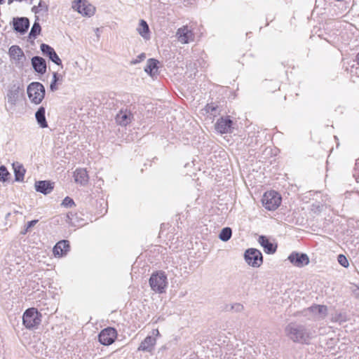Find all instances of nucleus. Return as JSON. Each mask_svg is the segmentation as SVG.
Here are the masks:
<instances>
[{"label":"nucleus","mask_w":359,"mask_h":359,"mask_svg":"<svg viewBox=\"0 0 359 359\" xmlns=\"http://www.w3.org/2000/svg\"><path fill=\"white\" fill-rule=\"evenodd\" d=\"M285 332L289 339L299 344H308L315 336V332H313L311 328L295 323H289L286 326Z\"/></svg>","instance_id":"obj_1"},{"label":"nucleus","mask_w":359,"mask_h":359,"mask_svg":"<svg viewBox=\"0 0 359 359\" xmlns=\"http://www.w3.org/2000/svg\"><path fill=\"white\" fill-rule=\"evenodd\" d=\"M27 93L29 101L32 104H39L44 99L46 90L42 83L32 82L27 88Z\"/></svg>","instance_id":"obj_2"},{"label":"nucleus","mask_w":359,"mask_h":359,"mask_svg":"<svg viewBox=\"0 0 359 359\" xmlns=\"http://www.w3.org/2000/svg\"><path fill=\"white\" fill-rule=\"evenodd\" d=\"M41 313L36 308H29L23 313L22 323L27 329H36L41 324Z\"/></svg>","instance_id":"obj_3"},{"label":"nucleus","mask_w":359,"mask_h":359,"mask_svg":"<svg viewBox=\"0 0 359 359\" xmlns=\"http://www.w3.org/2000/svg\"><path fill=\"white\" fill-rule=\"evenodd\" d=\"M149 285L153 291L157 293H163L168 286V278L165 272L162 271L153 273L149 278Z\"/></svg>","instance_id":"obj_4"},{"label":"nucleus","mask_w":359,"mask_h":359,"mask_svg":"<svg viewBox=\"0 0 359 359\" xmlns=\"http://www.w3.org/2000/svg\"><path fill=\"white\" fill-rule=\"evenodd\" d=\"M263 206L268 210H276L281 203V197L275 191L266 192L262 199Z\"/></svg>","instance_id":"obj_5"},{"label":"nucleus","mask_w":359,"mask_h":359,"mask_svg":"<svg viewBox=\"0 0 359 359\" xmlns=\"http://www.w3.org/2000/svg\"><path fill=\"white\" fill-rule=\"evenodd\" d=\"M244 258L248 265L257 268L263 263V256L262 252L255 248H249L244 253Z\"/></svg>","instance_id":"obj_6"},{"label":"nucleus","mask_w":359,"mask_h":359,"mask_svg":"<svg viewBox=\"0 0 359 359\" xmlns=\"http://www.w3.org/2000/svg\"><path fill=\"white\" fill-rule=\"evenodd\" d=\"M72 8L83 16L90 17L95 14V8L86 0L72 1Z\"/></svg>","instance_id":"obj_7"},{"label":"nucleus","mask_w":359,"mask_h":359,"mask_svg":"<svg viewBox=\"0 0 359 359\" xmlns=\"http://www.w3.org/2000/svg\"><path fill=\"white\" fill-rule=\"evenodd\" d=\"M116 337V330L113 327H107L101 331L98 338L102 344L109 346L114 343Z\"/></svg>","instance_id":"obj_8"},{"label":"nucleus","mask_w":359,"mask_h":359,"mask_svg":"<svg viewBox=\"0 0 359 359\" xmlns=\"http://www.w3.org/2000/svg\"><path fill=\"white\" fill-rule=\"evenodd\" d=\"M176 36L178 41L183 44L193 41L194 39V35L192 31L187 26H183L179 28L177 31Z\"/></svg>","instance_id":"obj_9"},{"label":"nucleus","mask_w":359,"mask_h":359,"mask_svg":"<svg viewBox=\"0 0 359 359\" xmlns=\"http://www.w3.org/2000/svg\"><path fill=\"white\" fill-rule=\"evenodd\" d=\"M289 261L295 266L302 267L309 263V259L306 254L292 252L288 257Z\"/></svg>","instance_id":"obj_10"},{"label":"nucleus","mask_w":359,"mask_h":359,"mask_svg":"<svg viewBox=\"0 0 359 359\" xmlns=\"http://www.w3.org/2000/svg\"><path fill=\"white\" fill-rule=\"evenodd\" d=\"M232 124L233 122L229 117H221L217 121L215 128L221 134L229 133L231 132Z\"/></svg>","instance_id":"obj_11"},{"label":"nucleus","mask_w":359,"mask_h":359,"mask_svg":"<svg viewBox=\"0 0 359 359\" xmlns=\"http://www.w3.org/2000/svg\"><path fill=\"white\" fill-rule=\"evenodd\" d=\"M43 54L49 57V59L57 65H62V61L55 50L49 45L42 43L40 46Z\"/></svg>","instance_id":"obj_12"},{"label":"nucleus","mask_w":359,"mask_h":359,"mask_svg":"<svg viewBox=\"0 0 359 359\" xmlns=\"http://www.w3.org/2000/svg\"><path fill=\"white\" fill-rule=\"evenodd\" d=\"M13 29L20 34H25L29 27V21L27 18H13Z\"/></svg>","instance_id":"obj_13"},{"label":"nucleus","mask_w":359,"mask_h":359,"mask_svg":"<svg viewBox=\"0 0 359 359\" xmlns=\"http://www.w3.org/2000/svg\"><path fill=\"white\" fill-rule=\"evenodd\" d=\"M35 189L36 191L45 195L50 194L54 188V182L50 181H35Z\"/></svg>","instance_id":"obj_14"},{"label":"nucleus","mask_w":359,"mask_h":359,"mask_svg":"<svg viewBox=\"0 0 359 359\" xmlns=\"http://www.w3.org/2000/svg\"><path fill=\"white\" fill-rule=\"evenodd\" d=\"M258 241L266 253L273 254L276 251L277 245L270 242L266 236H260Z\"/></svg>","instance_id":"obj_15"},{"label":"nucleus","mask_w":359,"mask_h":359,"mask_svg":"<svg viewBox=\"0 0 359 359\" xmlns=\"http://www.w3.org/2000/svg\"><path fill=\"white\" fill-rule=\"evenodd\" d=\"M69 243L68 241L62 240L56 243L53 248L55 256H62L69 250Z\"/></svg>","instance_id":"obj_16"},{"label":"nucleus","mask_w":359,"mask_h":359,"mask_svg":"<svg viewBox=\"0 0 359 359\" xmlns=\"http://www.w3.org/2000/svg\"><path fill=\"white\" fill-rule=\"evenodd\" d=\"M32 65L34 69L39 73L44 74L46 71V63L43 58L34 56L32 58Z\"/></svg>","instance_id":"obj_17"},{"label":"nucleus","mask_w":359,"mask_h":359,"mask_svg":"<svg viewBox=\"0 0 359 359\" xmlns=\"http://www.w3.org/2000/svg\"><path fill=\"white\" fill-rule=\"evenodd\" d=\"M312 313L313 316L318 319H323L327 313V307L324 305H314L307 309Z\"/></svg>","instance_id":"obj_18"},{"label":"nucleus","mask_w":359,"mask_h":359,"mask_svg":"<svg viewBox=\"0 0 359 359\" xmlns=\"http://www.w3.org/2000/svg\"><path fill=\"white\" fill-rule=\"evenodd\" d=\"M133 115L128 111H120L116 116V121L118 124L126 126L132 121Z\"/></svg>","instance_id":"obj_19"},{"label":"nucleus","mask_w":359,"mask_h":359,"mask_svg":"<svg viewBox=\"0 0 359 359\" xmlns=\"http://www.w3.org/2000/svg\"><path fill=\"white\" fill-rule=\"evenodd\" d=\"M156 339L152 337L148 336L140 344L138 350L151 352L156 344Z\"/></svg>","instance_id":"obj_20"},{"label":"nucleus","mask_w":359,"mask_h":359,"mask_svg":"<svg viewBox=\"0 0 359 359\" xmlns=\"http://www.w3.org/2000/svg\"><path fill=\"white\" fill-rule=\"evenodd\" d=\"M9 55L13 60L18 61V62H22V60L25 58L23 51L18 46H12L9 48Z\"/></svg>","instance_id":"obj_21"},{"label":"nucleus","mask_w":359,"mask_h":359,"mask_svg":"<svg viewBox=\"0 0 359 359\" xmlns=\"http://www.w3.org/2000/svg\"><path fill=\"white\" fill-rule=\"evenodd\" d=\"M46 109L43 107H40L35 113V118L38 124L43 128L48 127L46 118Z\"/></svg>","instance_id":"obj_22"},{"label":"nucleus","mask_w":359,"mask_h":359,"mask_svg":"<svg viewBox=\"0 0 359 359\" xmlns=\"http://www.w3.org/2000/svg\"><path fill=\"white\" fill-rule=\"evenodd\" d=\"M19 97V87L13 86H12L7 93L8 102L13 106L16 104V102Z\"/></svg>","instance_id":"obj_23"},{"label":"nucleus","mask_w":359,"mask_h":359,"mask_svg":"<svg viewBox=\"0 0 359 359\" xmlns=\"http://www.w3.org/2000/svg\"><path fill=\"white\" fill-rule=\"evenodd\" d=\"M13 169L15 174V180H23L26 170L20 162H14L12 164Z\"/></svg>","instance_id":"obj_24"},{"label":"nucleus","mask_w":359,"mask_h":359,"mask_svg":"<svg viewBox=\"0 0 359 359\" xmlns=\"http://www.w3.org/2000/svg\"><path fill=\"white\" fill-rule=\"evenodd\" d=\"M158 61L155 59H149L147 60V65L144 67V71L150 76H154L158 72Z\"/></svg>","instance_id":"obj_25"},{"label":"nucleus","mask_w":359,"mask_h":359,"mask_svg":"<svg viewBox=\"0 0 359 359\" xmlns=\"http://www.w3.org/2000/svg\"><path fill=\"white\" fill-rule=\"evenodd\" d=\"M63 81V76L54 72L53 75V80L50 85V89L52 92H55L58 90V86L61 85Z\"/></svg>","instance_id":"obj_26"},{"label":"nucleus","mask_w":359,"mask_h":359,"mask_svg":"<svg viewBox=\"0 0 359 359\" xmlns=\"http://www.w3.org/2000/svg\"><path fill=\"white\" fill-rule=\"evenodd\" d=\"M138 33L144 39L149 38V28L146 21L141 20L139 27L137 28Z\"/></svg>","instance_id":"obj_27"},{"label":"nucleus","mask_w":359,"mask_h":359,"mask_svg":"<svg viewBox=\"0 0 359 359\" xmlns=\"http://www.w3.org/2000/svg\"><path fill=\"white\" fill-rule=\"evenodd\" d=\"M232 235L231 229L229 227H225L222 229L219 233V238L222 241H228Z\"/></svg>","instance_id":"obj_28"},{"label":"nucleus","mask_w":359,"mask_h":359,"mask_svg":"<svg viewBox=\"0 0 359 359\" xmlns=\"http://www.w3.org/2000/svg\"><path fill=\"white\" fill-rule=\"evenodd\" d=\"M41 28L39 23L35 21L29 34V39H36V37L41 33Z\"/></svg>","instance_id":"obj_29"},{"label":"nucleus","mask_w":359,"mask_h":359,"mask_svg":"<svg viewBox=\"0 0 359 359\" xmlns=\"http://www.w3.org/2000/svg\"><path fill=\"white\" fill-rule=\"evenodd\" d=\"M205 110L207 113H209L210 115L213 116H216L219 114V111L218 109V106L215 104L214 103L208 104L205 106Z\"/></svg>","instance_id":"obj_30"},{"label":"nucleus","mask_w":359,"mask_h":359,"mask_svg":"<svg viewBox=\"0 0 359 359\" xmlns=\"http://www.w3.org/2000/svg\"><path fill=\"white\" fill-rule=\"evenodd\" d=\"M74 180H85L88 177L87 171L83 168L76 169L74 172Z\"/></svg>","instance_id":"obj_31"},{"label":"nucleus","mask_w":359,"mask_h":359,"mask_svg":"<svg viewBox=\"0 0 359 359\" xmlns=\"http://www.w3.org/2000/svg\"><path fill=\"white\" fill-rule=\"evenodd\" d=\"M48 11V6L44 2L41 1L38 6H35L32 8V11L35 13H39L41 11L46 12Z\"/></svg>","instance_id":"obj_32"},{"label":"nucleus","mask_w":359,"mask_h":359,"mask_svg":"<svg viewBox=\"0 0 359 359\" xmlns=\"http://www.w3.org/2000/svg\"><path fill=\"white\" fill-rule=\"evenodd\" d=\"M65 208H72L75 205L74 201L69 196L65 197L61 204Z\"/></svg>","instance_id":"obj_33"},{"label":"nucleus","mask_w":359,"mask_h":359,"mask_svg":"<svg viewBox=\"0 0 359 359\" xmlns=\"http://www.w3.org/2000/svg\"><path fill=\"white\" fill-rule=\"evenodd\" d=\"M337 260L339 263L344 267H348L349 265L347 258L344 255H339Z\"/></svg>","instance_id":"obj_34"},{"label":"nucleus","mask_w":359,"mask_h":359,"mask_svg":"<svg viewBox=\"0 0 359 359\" xmlns=\"http://www.w3.org/2000/svg\"><path fill=\"white\" fill-rule=\"evenodd\" d=\"M10 175L7 168L4 165L0 166V180H6V178Z\"/></svg>","instance_id":"obj_35"},{"label":"nucleus","mask_w":359,"mask_h":359,"mask_svg":"<svg viewBox=\"0 0 359 359\" xmlns=\"http://www.w3.org/2000/svg\"><path fill=\"white\" fill-rule=\"evenodd\" d=\"M74 215L72 212H69L66 215V222L72 226H76V224L74 220Z\"/></svg>","instance_id":"obj_36"},{"label":"nucleus","mask_w":359,"mask_h":359,"mask_svg":"<svg viewBox=\"0 0 359 359\" xmlns=\"http://www.w3.org/2000/svg\"><path fill=\"white\" fill-rule=\"evenodd\" d=\"M333 320L336 322L342 323L346 321V318L344 314L338 313L333 317Z\"/></svg>","instance_id":"obj_37"},{"label":"nucleus","mask_w":359,"mask_h":359,"mask_svg":"<svg viewBox=\"0 0 359 359\" xmlns=\"http://www.w3.org/2000/svg\"><path fill=\"white\" fill-rule=\"evenodd\" d=\"M145 58H146L145 54L141 53L140 55H139L137 57V58L135 60H134L131 62V64H133V65L137 64V63L142 62V60H144Z\"/></svg>","instance_id":"obj_38"},{"label":"nucleus","mask_w":359,"mask_h":359,"mask_svg":"<svg viewBox=\"0 0 359 359\" xmlns=\"http://www.w3.org/2000/svg\"><path fill=\"white\" fill-rule=\"evenodd\" d=\"M231 309L234 310L236 312H241L243 310V306L241 304H234Z\"/></svg>","instance_id":"obj_39"},{"label":"nucleus","mask_w":359,"mask_h":359,"mask_svg":"<svg viewBox=\"0 0 359 359\" xmlns=\"http://www.w3.org/2000/svg\"><path fill=\"white\" fill-rule=\"evenodd\" d=\"M38 219H34L28 222L26 224V230H29L30 228L33 227L38 222Z\"/></svg>","instance_id":"obj_40"},{"label":"nucleus","mask_w":359,"mask_h":359,"mask_svg":"<svg viewBox=\"0 0 359 359\" xmlns=\"http://www.w3.org/2000/svg\"><path fill=\"white\" fill-rule=\"evenodd\" d=\"M353 294L358 299H359V287H356L353 290Z\"/></svg>","instance_id":"obj_41"},{"label":"nucleus","mask_w":359,"mask_h":359,"mask_svg":"<svg viewBox=\"0 0 359 359\" xmlns=\"http://www.w3.org/2000/svg\"><path fill=\"white\" fill-rule=\"evenodd\" d=\"M76 182H79L80 185L81 186H85L86 182L88 181H83V180H81V181H75Z\"/></svg>","instance_id":"obj_42"},{"label":"nucleus","mask_w":359,"mask_h":359,"mask_svg":"<svg viewBox=\"0 0 359 359\" xmlns=\"http://www.w3.org/2000/svg\"><path fill=\"white\" fill-rule=\"evenodd\" d=\"M153 334H155L156 336H158L160 334H159V331L158 330H153Z\"/></svg>","instance_id":"obj_43"},{"label":"nucleus","mask_w":359,"mask_h":359,"mask_svg":"<svg viewBox=\"0 0 359 359\" xmlns=\"http://www.w3.org/2000/svg\"><path fill=\"white\" fill-rule=\"evenodd\" d=\"M356 62H357V64L359 65V53L356 55Z\"/></svg>","instance_id":"obj_44"},{"label":"nucleus","mask_w":359,"mask_h":359,"mask_svg":"<svg viewBox=\"0 0 359 359\" xmlns=\"http://www.w3.org/2000/svg\"><path fill=\"white\" fill-rule=\"evenodd\" d=\"M29 230H26V227L24 229V230L21 232V233L22 234H25L27 233V232Z\"/></svg>","instance_id":"obj_45"},{"label":"nucleus","mask_w":359,"mask_h":359,"mask_svg":"<svg viewBox=\"0 0 359 359\" xmlns=\"http://www.w3.org/2000/svg\"><path fill=\"white\" fill-rule=\"evenodd\" d=\"M11 214L10 212L7 213V214L6 215V219H8V217L11 216Z\"/></svg>","instance_id":"obj_46"},{"label":"nucleus","mask_w":359,"mask_h":359,"mask_svg":"<svg viewBox=\"0 0 359 359\" xmlns=\"http://www.w3.org/2000/svg\"><path fill=\"white\" fill-rule=\"evenodd\" d=\"M14 0H8V4H11Z\"/></svg>","instance_id":"obj_47"},{"label":"nucleus","mask_w":359,"mask_h":359,"mask_svg":"<svg viewBox=\"0 0 359 359\" xmlns=\"http://www.w3.org/2000/svg\"><path fill=\"white\" fill-rule=\"evenodd\" d=\"M5 0H0V4H2Z\"/></svg>","instance_id":"obj_48"}]
</instances>
